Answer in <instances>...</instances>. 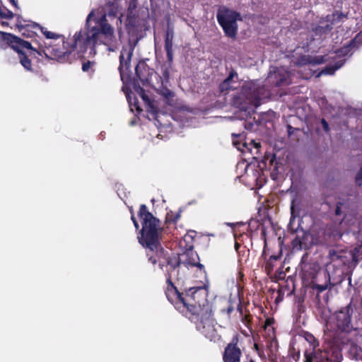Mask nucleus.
<instances>
[{"mask_svg":"<svg viewBox=\"0 0 362 362\" xmlns=\"http://www.w3.org/2000/svg\"><path fill=\"white\" fill-rule=\"evenodd\" d=\"M221 26L223 28V32L227 37H229L231 38L236 37L237 32H238L237 23H235V24L231 23V24L222 25Z\"/></svg>","mask_w":362,"mask_h":362,"instance_id":"nucleus-23","label":"nucleus"},{"mask_svg":"<svg viewBox=\"0 0 362 362\" xmlns=\"http://www.w3.org/2000/svg\"><path fill=\"white\" fill-rule=\"evenodd\" d=\"M10 1V3L16 8V9H19V6H18V1L17 0H8Z\"/></svg>","mask_w":362,"mask_h":362,"instance_id":"nucleus-52","label":"nucleus"},{"mask_svg":"<svg viewBox=\"0 0 362 362\" xmlns=\"http://www.w3.org/2000/svg\"><path fill=\"white\" fill-rule=\"evenodd\" d=\"M353 309L351 304L346 305L335 314L336 324L339 329L344 332H350L354 329L351 323Z\"/></svg>","mask_w":362,"mask_h":362,"instance_id":"nucleus-10","label":"nucleus"},{"mask_svg":"<svg viewBox=\"0 0 362 362\" xmlns=\"http://www.w3.org/2000/svg\"><path fill=\"white\" fill-rule=\"evenodd\" d=\"M135 47V42L129 40L127 45L123 46L119 55V71L122 74L123 69L128 70L130 67L131 59Z\"/></svg>","mask_w":362,"mask_h":362,"instance_id":"nucleus-12","label":"nucleus"},{"mask_svg":"<svg viewBox=\"0 0 362 362\" xmlns=\"http://www.w3.org/2000/svg\"><path fill=\"white\" fill-rule=\"evenodd\" d=\"M333 29L332 25H316L313 28V32L315 37L325 38Z\"/></svg>","mask_w":362,"mask_h":362,"instance_id":"nucleus-19","label":"nucleus"},{"mask_svg":"<svg viewBox=\"0 0 362 362\" xmlns=\"http://www.w3.org/2000/svg\"><path fill=\"white\" fill-rule=\"evenodd\" d=\"M233 144H234V145H235V146L237 145V143H236V141H235V140H233Z\"/></svg>","mask_w":362,"mask_h":362,"instance_id":"nucleus-62","label":"nucleus"},{"mask_svg":"<svg viewBox=\"0 0 362 362\" xmlns=\"http://www.w3.org/2000/svg\"><path fill=\"white\" fill-rule=\"evenodd\" d=\"M180 218V215L179 214H176L175 215H172L171 216L168 214L167 221L169 222H173L174 223H177V221Z\"/></svg>","mask_w":362,"mask_h":362,"instance_id":"nucleus-42","label":"nucleus"},{"mask_svg":"<svg viewBox=\"0 0 362 362\" xmlns=\"http://www.w3.org/2000/svg\"><path fill=\"white\" fill-rule=\"evenodd\" d=\"M303 337L305 341L309 343L311 347L308 350H315L319 347V341L313 334L308 332H305L303 334Z\"/></svg>","mask_w":362,"mask_h":362,"instance_id":"nucleus-24","label":"nucleus"},{"mask_svg":"<svg viewBox=\"0 0 362 362\" xmlns=\"http://www.w3.org/2000/svg\"><path fill=\"white\" fill-rule=\"evenodd\" d=\"M238 81V75L235 69L233 68L230 69L229 71L228 76L226 78L222 81L219 85V90L221 93L227 92L230 90H233L236 88L234 86L235 83H237Z\"/></svg>","mask_w":362,"mask_h":362,"instance_id":"nucleus-16","label":"nucleus"},{"mask_svg":"<svg viewBox=\"0 0 362 362\" xmlns=\"http://www.w3.org/2000/svg\"><path fill=\"white\" fill-rule=\"evenodd\" d=\"M254 347H255V350H257V351L259 349L257 344H255Z\"/></svg>","mask_w":362,"mask_h":362,"instance_id":"nucleus-57","label":"nucleus"},{"mask_svg":"<svg viewBox=\"0 0 362 362\" xmlns=\"http://www.w3.org/2000/svg\"><path fill=\"white\" fill-rule=\"evenodd\" d=\"M244 362H256L250 355H245Z\"/></svg>","mask_w":362,"mask_h":362,"instance_id":"nucleus-51","label":"nucleus"},{"mask_svg":"<svg viewBox=\"0 0 362 362\" xmlns=\"http://www.w3.org/2000/svg\"><path fill=\"white\" fill-rule=\"evenodd\" d=\"M356 182L358 185H362V168H361L359 170V171L356 174Z\"/></svg>","mask_w":362,"mask_h":362,"instance_id":"nucleus-44","label":"nucleus"},{"mask_svg":"<svg viewBox=\"0 0 362 362\" xmlns=\"http://www.w3.org/2000/svg\"><path fill=\"white\" fill-rule=\"evenodd\" d=\"M153 74V69L144 61H140L135 67V77L134 78V88H136L139 81L142 86H147L150 83L151 77Z\"/></svg>","mask_w":362,"mask_h":362,"instance_id":"nucleus-11","label":"nucleus"},{"mask_svg":"<svg viewBox=\"0 0 362 362\" xmlns=\"http://www.w3.org/2000/svg\"><path fill=\"white\" fill-rule=\"evenodd\" d=\"M158 93L163 96L165 99L169 100L174 97V93L167 87H162Z\"/></svg>","mask_w":362,"mask_h":362,"instance_id":"nucleus-28","label":"nucleus"},{"mask_svg":"<svg viewBox=\"0 0 362 362\" xmlns=\"http://www.w3.org/2000/svg\"><path fill=\"white\" fill-rule=\"evenodd\" d=\"M94 62H92L90 61H87L86 62H83V64H82V70L84 71V72H87L88 71L90 68H91V66L92 64H93Z\"/></svg>","mask_w":362,"mask_h":362,"instance_id":"nucleus-43","label":"nucleus"},{"mask_svg":"<svg viewBox=\"0 0 362 362\" xmlns=\"http://www.w3.org/2000/svg\"><path fill=\"white\" fill-rule=\"evenodd\" d=\"M237 310L239 312L240 316L244 314L243 308L242 303L240 300L239 301V303L238 305Z\"/></svg>","mask_w":362,"mask_h":362,"instance_id":"nucleus-49","label":"nucleus"},{"mask_svg":"<svg viewBox=\"0 0 362 362\" xmlns=\"http://www.w3.org/2000/svg\"><path fill=\"white\" fill-rule=\"evenodd\" d=\"M286 289V287L281 286L277 290V296L275 298V303L276 304H279V303L283 301V300L284 298V293H285V290Z\"/></svg>","mask_w":362,"mask_h":362,"instance_id":"nucleus-35","label":"nucleus"},{"mask_svg":"<svg viewBox=\"0 0 362 362\" xmlns=\"http://www.w3.org/2000/svg\"><path fill=\"white\" fill-rule=\"evenodd\" d=\"M2 25H8V23H4V22H2Z\"/></svg>","mask_w":362,"mask_h":362,"instance_id":"nucleus-61","label":"nucleus"},{"mask_svg":"<svg viewBox=\"0 0 362 362\" xmlns=\"http://www.w3.org/2000/svg\"><path fill=\"white\" fill-rule=\"evenodd\" d=\"M349 354L356 360H362V349L356 344H351L349 349Z\"/></svg>","mask_w":362,"mask_h":362,"instance_id":"nucleus-25","label":"nucleus"},{"mask_svg":"<svg viewBox=\"0 0 362 362\" xmlns=\"http://www.w3.org/2000/svg\"><path fill=\"white\" fill-rule=\"evenodd\" d=\"M173 38L174 33L173 30L168 28L165 32L164 47H173Z\"/></svg>","mask_w":362,"mask_h":362,"instance_id":"nucleus-26","label":"nucleus"},{"mask_svg":"<svg viewBox=\"0 0 362 362\" xmlns=\"http://www.w3.org/2000/svg\"><path fill=\"white\" fill-rule=\"evenodd\" d=\"M16 18H17L16 27L18 29V31L20 30V28H21L20 25H25L30 23H28L26 20L23 19V18L18 15H17Z\"/></svg>","mask_w":362,"mask_h":362,"instance_id":"nucleus-40","label":"nucleus"},{"mask_svg":"<svg viewBox=\"0 0 362 362\" xmlns=\"http://www.w3.org/2000/svg\"><path fill=\"white\" fill-rule=\"evenodd\" d=\"M288 129V134L291 136L295 130H297V129L292 127L290 124L287 126Z\"/></svg>","mask_w":362,"mask_h":362,"instance_id":"nucleus-50","label":"nucleus"},{"mask_svg":"<svg viewBox=\"0 0 362 362\" xmlns=\"http://www.w3.org/2000/svg\"><path fill=\"white\" fill-rule=\"evenodd\" d=\"M0 39L18 53L20 63L24 69L32 71L31 59L35 57V52L37 51L31 47V43L15 35L2 31H0Z\"/></svg>","mask_w":362,"mask_h":362,"instance_id":"nucleus-4","label":"nucleus"},{"mask_svg":"<svg viewBox=\"0 0 362 362\" xmlns=\"http://www.w3.org/2000/svg\"><path fill=\"white\" fill-rule=\"evenodd\" d=\"M321 124H322V129L325 132H329V124L328 122L326 121L325 119L322 118L321 119Z\"/></svg>","mask_w":362,"mask_h":362,"instance_id":"nucleus-45","label":"nucleus"},{"mask_svg":"<svg viewBox=\"0 0 362 362\" xmlns=\"http://www.w3.org/2000/svg\"><path fill=\"white\" fill-rule=\"evenodd\" d=\"M167 56L168 66L172 67L173 63V47H164Z\"/></svg>","mask_w":362,"mask_h":362,"instance_id":"nucleus-33","label":"nucleus"},{"mask_svg":"<svg viewBox=\"0 0 362 362\" xmlns=\"http://www.w3.org/2000/svg\"><path fill=\"white\" fill-rule=\"evenodd\" d=\"M360 250H361V248H358H358H356H356L354 249V252H360ZM353 259H354V260H355V261H358V259H356V252H354V254L353 255Z\"/></svg>","mask_w":362,"mask_h":362,"instance_id":"nucleus-53","label":"nucleus"},{"mask_svg":"<svg viewBox=\"0 0 362 362\" xmlns=\"http://www.w3.org/2000/svg\"><path fill=\"white\" fill-rule=\"evenodd\" d=\"M240 335L235 334L226 345L223 353V362H240L242 351L238 346Z\"/></svg>","mask_w":362,"mask_h":362,"instance_id":"nucleus-9","label":"nucleus"},{"mask_svg":"<svg viewBox=\"0 0 362 362\" xmlns=\"http://www.w3.org/2000/svg\"><path fill=\"white\" fill-rule=\"evenodd\" d=\"M163 75H164L165 77H168V71H165L163 73Z\"/></svg>","mask_w":362,"mask_h":362,"instance_id":"nucleus-56","label":"nucleus"},{"mask_svg":"<svg viewBox=\"0 0 362 362\" xmlns=\"http://www.w3.org/2000/svg\"><path fill=\"white\" fill-rule=\"evenodd\" d=\"M96 25L90 28L92 37L96 45H104L110 52H115L118 48V43L115 35L113 27L108 23L106 15L101 16L95 20Z\"/></svg>","mask_w":362,"mask_h":362,"instance_id":"nucleus-5","label":"nucleus"},{"mask_svg":"<svg viewBox=\"0 0 362 362\" xmlns=\"http://www.w3.org/2000/svg\"><path fill=\"white\" fill-rule=\"evenodd\" d=\"M165 293L175 308L194 323L197 329L211 341L221 339L215 327L213 306L206 299V291L202 286L191 287L180 292L171 280V274H165Z\"/></svg>","mask_w":362,"mask_h":362,"instance_id":"nucleus-1","label":"nucleus"},{"mask_svg":"<svg viewBox=\"0 0 362 362\" xmlns=\"http://www.w3.org/2000/svg\"><path fill=\"white\" fill-rule=\"evenodd\" d=\"M328 288V284H325L323 285L312 283L311 288L316 292V299L318 301V303H321L322 300L325 303H327L328 301V293L326 292V290Z\"/></svg>","mask_w":362,"mask_h":362,"instance_id":"nucleus-18","label":"nucleus"},{"mask_svg":"<svg viewBox=\"0 0 362 362\" xmlns=\"http://www.w3.org/2000/svg\"><path fill=\"white\" fill-rule=\"evenodd\" d=\"M241 317V320L243 322V324L247 327H249V325L251 322L252 316L249 311H245V313H244Z\"/></svg>","mask_w":362,"mask_h":362,"instance_id":"nucleus-37","label":"nucleus"},{"mask_svg":"<svg viewBox=\"0 0 362 362\" xmlns=\"http://www.w3.org/2000/svg\"><path fill=\"white\" fill-rule=\"evenodd\" d=\"M130 213H131V219H132V222L134 223L135 229L136 230H139V223H138V221H137V220H136V217L134 216V211H133L132 209H130Z\"/></svg>","mask_w":362,"mask_h":362,"instance_id":"nucleus-41","label":"nucleus"},{"mask_svg":"<svg viewBox=\"0 0 362 362\" xmlns=\"http://www.w3.org/2000/svg\"><path fill=\"white\" fill-rule=\"evenodd\" d=\"M274 322V320L273 318H271V317L267 318L264 322V329H266L267 327H269L272 325H273Z\"/></svg>","mask_w":362,"mask_h":362,"instance_id":"nucleus-47","label":"nucleus"},{"mask_svg":"<svg viewBox=\"0 0 362 362\" xmlns=\"http://www.w3.org/2000/svg\"><path fill=\"white\" fill-rule=\"evenodd\" d=\"M138 216L141 223V229L139 230L140 236L138 237L139 243L147 248L146 256L148 260L152 264L158 263L159 267L170 274L180 267V261L178 257L172 255L165 250L159 242V235L163 228L160 221L156 218L148 209L146 204L140 205ZM167 273L165 272V274Z\"/></svg>","mask_w":362,"mask_h":362,"instance_id":"nucleus-2","label":"nucleus"},{"mask_svg":"<svg viewBox=\"0 0 362 362\" xmlns=\"http://www.w3.org/2000/svg\"><path fill=\"white\" fill-rule=\"evenodd\" d=\"M339 281H337L336 282H333L332 283V285L334 286V285H337L338 284H340L345 278L344 275V273L341 272V275H339ZM329 284H332V283L330 282V277L329 278Z\"/></svg>","mask_w":362,"mask_h":362,"instance_id":"nucleus-48","label":"nucleus"},{"mask_svg":"<svg viewBox=\"0 0 362 362\" xmlns=\"http://www.w3.org/2000/svg\"><path fill=\"white\" fill-rule=\"evenodd\" d=\"M354 48L353 45H350V42L340 47L336 51V54H337L339 56H346L349 54V52L351 51V49Z\"/></svg>","mask_w":362,"mask_h":362,"instance_id":"nucleus-27","label":"nucleus"},{"mask_svg":"<svg viewBox=\"0 0 362 362\" xmlns=\"http://www.w3.org/2000/svg\"><path fill=\"white\" fill-rule=\"evenodd\" d=\"M140 95L141 98L146 103H150V99L148 96L145 93L144 89L140 86V84L136 86V88H134Z\"/></svg>","mask_w":362,"mask_h":362,"instance_id":"nucleus-38","label":"nucleus"},{"mask_svg":"<svg viewBox=\"0 0 362 362\" xmlns=\"http://www.w3.org/2000/svg\"><path fill=\"white\" fill-rule=\"evenodd\" d=\"M327 257L329 259V263L333 264V266L337 267L346 265L348 261L346 252L343 250L331 249L329 250Z\"/></svg>","mask_w":362,"mask_h":362,"instance_id":"nucleus-15","label":"nucleus"},{"mask_svg":"<svg viewBox=\"0 0 362 362\" xmlns=\"http://www.w3.org/2000/svg\"><path fill=\"white\" fill-rule=\"evenodd\" d=\"M303 240L298 235H296L291 241L292 247L295 250H302Z\"/></svg>","mask_w":362,"mask_h":362,"instance_id":"nucleus-32","label":"nucleus"},{"mask_svg":"<svg viewBox=\"0 0 362 362\" xmlns=\"http://www.w3.org/2000/svg\"><path fill=\"white\" fill-rule=\"evenodd\" d=\"M274 158H275V155L273 156V158L271 160V163H272L273 159H274Z\"/></svg>","mask_w":362,"mask_h":362,"instance_id":"nucleus-60","label":"nucleus"},{"mask_svg":"<svg viewBox=\"0 0 362 362\" xmlns=\"http://www.w3.org/2000/svg\"><path fill=\"white\" fill-rule=\"evenodd\" d=\"M265 92L264 86H257L253 81L244 83L241 88V93L235 95L233 103L238 107L246 110L247 104L259 107L261 105V100Z\"/></svg>","mask_w":362,"mask_h":362,"instance_id":"nucleus-6","label":"nucleus"},{"mask_svg":"<svg viewBox=\"0 0 362 362\" xmlns=\"http://www.w3.org/2000/svg\"><path fill=\"white\" fill-rule=\"evenodd\" d=\"M259 146H260V144H256V147H257H257H259Z\"/></svg>","mask_w":362,"mask_h":362,"instance_id":"nucleus-63","label":"nucleus"},{"mask_svg":"<svg viewBox=\"0 0 362 362\" xmlns=\"http://www.w3.org/2000/svg\"><path fill=\"white\" fill-rule=\"evenodd\" d=\"M344 63V62L343 61H339V62H337L334 64V66H327L325 69V74H334L336 70L340 69L343 66Z\"/></svg>","mask_w":362,"mask_h":362,"instance_id":"nucleus-30","label":"nucleus"},{"mask_svg":"<svg viewBox=\"0 0 362 362\" xmlns=\"http://www.w3.org/2000/svg\"><path fill=\"white\" fill-rule=\"evenodd\" d=\"M282 257V251L279 250V253L276 255H272L267 260V262L264 266V269L266 272L269 274H270L274 268V262L280 260Z\"/></svg>","mask_w":362,"mask_h":362,"instance_id":"nucleus-20","label":"nucleus"},{"mask_svg":"<svg viewBox=\"0 0 362 362\" xmlns=\"http://www.w3.org/2000/svg\"><path fill=\"white\" fill-rule=\"evenodd\" d=\"M233 310H234V308H233L232 303L230 302H228V305L227 306L226 309V310L223 309L222 311L223 312L226 311L227 315L228 316H230V314L232 313V312L233 311Z\"/></svg>","mask_w":362,"mask_h":362,"instance_id":"nucleus-46","label":"nucleus"},{"mask_svg":"<svg viewBox=\"0 0 362 362\" xmlns=\"http://www.w3.org/2000/svg\"><path fill=\"white\" fill-rule=\"evenodd\" d=\"M20 26L21 28H20L19 32L24 37L31 39L30 41H25L31 43V47L34 48L35 50L37 49L36 48H37L38 47V42H40L42 45V49H47L48 47H54V45H52L50 43L47 44L40 36L37 35L35 30L39 29L40 24L37 23H30V24Z\"/></svg>","mask_w":362,"mask_h":362,"instance_id":"nucleus-8","label":"nucleus"},{"mask_svg":"<svg viewBox=\"0 0 362 362\" xmlns=\"http://www.w3.org/2000/svg\"><path fill=\"white\" fill-rule=\"evenodd\" d=\"M350 45H353L354 48H358L362 45V30L360 31L353 39L350 41Z\"/></svg>","mask_w":362,"mask_h":362,"instance_id":"nucleus-29","label":"nucleus"},{"mask_svg":"<svg viewBox=\"0 0 362 362\" xmlns=\"http://www.w3.org/2000/svg\"><path fill=\"white\" fill-rule=\"evenodd\" d=\"M14 16V14L12 11L8 9L4 8H1V11H0V18L1 19H12Z\"/></svg>","mask_w":362,"mask_h":362,"instance_id":"nucleus-34","label":"nucleus"},{"mask_svg":"<svg viewBox=\"0 0 362 362\" xmlns=\"http://www.w3.org/2000/svg\"><path fill=\"white\" fill-rule=\"evenodd\" d=\"M349 284H351V277H349Z\"/></svg>","mask_w":362,"mask_h":362,"instance_id":"nucleus-59","label":"nucleus"},{"mask_svg":"<svg viewBox=\"0 0 362 362\" xmlns=\"http://www.w3.org/2000/svg\"><path fill=\"white\" fill-rule=\"evenodd\" d=\"M172 255H175L174 254H171ZM185 259L182 262H180V264H183L185 267H197L200 270L204 269V266L199 262V257L197 252L193 250L191 247L189 250H187L185 253L184 254ZM178 257H180L178 256ZM180 259V258H179ZM181 261V259H180Z\"/></svg>","mask_w":362,"mask_h":362,"instance_id":"nucleus-14","label":"nucleus"},{"mask_svg":"<svg viewBox=\"0 0 362 362\" xmlns=\"http://www.w3.org/2000/svg\"><path fill=\"white\" fill-rule=\"evenodd\" d=\"M325 62L324 56L312 57L310 55H301L296 59V64L304 66L308 64L317 65Z\"/></svg>","mask_w":362,"mask_h":362,"instance_id":"nucleus-17","label":"nucleus"},{"mask_svg":"<svg viewBox=\"0 0 362 362\" xmlns=\"http://www.w3.org/2000/svg\"><path fill=\"white\" fill-rule=\"evenodd\" d=\"M38 30L41 31L47 40H57L60 39L62 42L63 41H65L64 37L62 35L49 31L46 28L42 27L40 25Z\"/></svg>","mask_w":362,"mask_h":362,"instance_id":"nucleus-22","label":"nucleus"},{"mask_svg":"<svg viewBox=\"0 0 362 362\" xmlns=\"http://www.w3.org/2000/svg\"><path fill=\"white\" fill-rule=\"evenodd\" d=\"M240 247H241V245L240 243H238V242L235 243V249L237 252H238V250H239Z\"/></svg>","mask_w":362,"mask_h":362,"instance_id":"nucleus-54","label":"nucleus"},{"mask_svg":"<svg viewBox=\"0 0 362 362\" xmlns=\"http://www.w3.org/2000/svg\"><path fill=\"white\" fill-rule=\"evenodd\" d=\"M239 17V13L230 10L226 7L219 9L216 14L217 21L220 25L231 23L235 24Z\"/></svg>","mask_w":362,"mask_h":362,"instance_id":"nucleus-13","label":"nucleus"},{"mask_svg":"<svg viewBox=\"0 0 362 362\" xmlns=\"http://www.w3.org/2000/svg\"><path fill=\"white\" fill-rule=\"evenodd\" d=\"M349 204L348 200L343 199L337 203L336 208L334 210V215L336 216H340L344 215L346 216V212L348 211Z\"/></svg>","mask_w":362,"mask_h":362,"instance_id":"nucleus-21","label":"nucleus"},{"mask_svg":"<svg viewBox=\"0 0 362 362\" xmlns=\"http://www.w3.org/2000/svg\"><path fill=\"white\" fill-rule=\"evenodd\" d=\"M232 136L234 138V137H238L240 136V134H232Z\"/></svg>","mask_w":362,"mask_h":362,"instance_id":"nucleus-58","label":"nucleus"},{"mask_svg":"<svg viewBox=\"0 0 362 362\" xmlns=\"http://www.w3.org/2000/svg\"><path fill=\"white\" fill-rule=\"evenodd\" d=\"M333 14V18H334V24L336 23L340 22L342 18H347V15L344 14L341 11H335L332 13Z\"/></svg>","mask_w":362,"mask_h":362,"instance_id":"nucleus-36","label":"nucleus"},{"mask_svg":"<svg viewBox=\"0 0 362 362\" xmlns=\"http://www.w3.org/2000/svg\"><path fill=\"white\" fill-rule=\"evenodd\" d=\"M341 358L340 349L332 342H325L320 348L304 352V362H340Z\"/></svg>","mask_w":362,"mask_h":362,"instance_id":"nucleus-7","label":"nucleus"},{"mask_svg":"<svg viewBox=\"0 0 362 362\" xmlns=\"http://www.w3.org/2000/svg\"><path fill=\"white\" fill-rule=\"evenodd\" d=\"M293 207L292 206L291 207V211H293ZM291 213L293 214V211H291Z\"/></svg>","mask_w":362,"mask_h":362,"instance_id":"nucleus-64","label":"nucleus"},{"mask_svg":"<svg viewBox=\"0 0 362 362\" xmlns=\"http://www.w3.org/2000/svg\"><path fill=\"white\" fill-rule=\"evenodd\" d=\"M93 16V12L91 11L87 16L86 28L76 32L72 38L68 39L67 41H63V47L54 45V47L42 49V45L38 42L37 52H35V58L45 55L48 59L65 62L69 59L71 53L76 49H78L81 53L86 52L88 48L95 49L96 44L94 38L92 37V33L89 28V22Z\"/></svg>","mask_w":362,"mask_h":362,"instance_id":"nucleus-3","label":"nucleus"},{"mask_svg":"<svg viewBox=\"0 0 362 362\" xmlns=\"http://www.w3.org/2000/svg\"><path fill=\"white\" fill-rule=\"evenodd\" d=\"M324 22L329 23H327V25H332V26L333 27V25H334L333 14L332 13L331 15H327L325 17L322 18L320 21V23L322 24Z\"/></svg>","mask_w":362,"mask_h":362,"instance_id":"nucleus-39","label":"nucleus"},{"mask_svg":"<svg viewBox=\"0 0 362 362\" xmlns=\"http://www.w3.org/2000/svg\"><path fill=\"white\" fill-rule=\"evenodd\" d=\"M282 82H283V79H281V80H280V81H277V82L276 83V86H281V83H282Z\"/></svg>","mask_w":362,"mask_h":362,"instance_id":"nucleus-55","label":"nucleus"},{"mask_svg":"<svg viewBox=\"0 0 362 362\" xmlns=\"http://www.w3.org/2000/svg\"><path fill=\"white\" fill-rule=\"evenodd\" d=\"M261 235H262V238L264 239V250H263V252L262 254V257H264V258L266 259L267 258L266 247L267 245V229L265 226L262 227Z\"/></svg>","mask_w":362,"mask_h":362,"instance_id":"nucleus-31","label":"nucleus"}]
</instances>
